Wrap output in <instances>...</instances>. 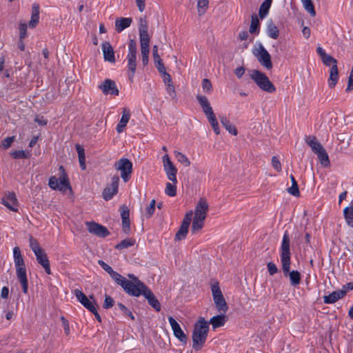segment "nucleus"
<instances>
[{
    "label": "nucleus",
    "mask_w": 353,
    "mask_h": 353,
    "mask_svg": "<svg viewBox=\"0 0 353 353\" xmlns=\"http://www.w3.org/2000/svg\"><path fill=\"white\" fill-rule=\"evenodd\" d=\"M290 255V236L288 232L285 231L281 245V262L284 276H289L290 284L292 286H296L301 282V274L297 270L290 271L291 264Z\"/></svg>",
    "instance_id": "obj_1"
},
{
    "label": "nucleus",
    "mask_w": 353,
    "mask_h": 353,
    "mask_svg": "<svg viewBox=\"0 0 353 353\" xmlns=\"http://www.w3.org/2000/svg\"><path fill=\"white\" fill-rule=\"evenodd\" d=\"M209 331L208 323L204 318L201 317L199 321L195 323L192 332V347L195 350H200L207 339L208 333Z\"/></svg>",
    "instance_id": "obj_2"
},
{
    "label": "nucleus",
    "mask_w": 353,
    "mask_h": 353,
    "mask_svg": "<svg viewBox=\"0 0 353 353\" xmlns=\"http://www.w3.org/2000/svg\"><path fill=\"white\" fill-rule=\"evenodd\" d=\"M13 257L16 267L17 276L22 285L23 292L26 294L28 292V279L26 265L19 247L14 248Z\"/></svg>",
    "instance_id": "obj_3"
},
{
    "label": "nucleus",
    "mask_w": 353,
    "mask_h": 353,
    "mask_svg": "<svg viewBox=\"0 0 353 353\" xmlns=\"http://www.w3.org/2000/svg\"><path fill=\"white\" fill-rule=\"evenodd\" d=\"M116 283L120 285L128 294L137 297L141 296L147 287L144 283L141 286L137 284L138 283L128 280L121 275Z\"/></svg>",
    "instance_id": "obj_4"
},
{
    "label": "nucleus",
    "mask_w": 353,
    "mask_h": 353,
    "mask_svg": "<svg viewBox=\"0 0 353 353\" xmlns=\"http://www.w3.org/2000/svg\"><path fill=\"white\" fill-rule=\"evenodd\" d=\"M137 43L134 39H130L128 43V52L127 54L126 60L128 63V68L129 71L128 78L132 82L134 74L137 69Z\"/></svg>",
    "instance_id": "obj_5"
},
{
    "label": "nucleus",
    "mask_w": 353,
    "mask_h": 353,
    "mask_svg": "<svg viewBox=\"0 0 353 353\" xmlns=\"http://www.w3.org/2000/svg\"><path fill=\"white\" fill-rule=\"evenodd\" d=\"M250 78L254 80L256 84L263 91L272 93L276 90L274 85L269 80L268 77L259 70H252Z\"/></svg>",
    "instance_id": "obj_6"
},
{
    "label": "nucleus",
    "mask_w": 353,
    "mask_h": 353,
    "mask_svg": "<svg viewBox=\"0 0 353 353\" xmlns=\"http://www.w3.org/2000/svg\"><path fill=\"white\" fill-rule=\"evenodd\" d=\"M211 291L217 311L219 313H226L228 310V306L220 289L218 281H214L211 284Z\"/></svg>",
    "instance_id": "obj_7"
},
{
    "label": "nucleus",
    "mask_w": 353,
    "mask_h": 353,
    "mask_svg": "<svg viewBox=\"0 0 353 353\" xmlns=\"http://www.w3.org/2000/svg\"><path fill=\"white\" fill-rule=\"evenodd\" d=\"M60 176L59 179L56 176H51L49 179L48 185L53 190H58L65 192L67 189H71L69 183V179L67 176L65 169L62 165L59 167Z\"/></svg>",
    "instance_id": "obj_8"
},
{
    "label": "nucleus",
    "mask_w": 353,
    "mask_h": 353,
    "mask_svg": "<svg viewBox=\"0 0 353 353\" xmlns=\"http://www.w3.org/2000/svg\"><path fill=\"white\" fill-rule=\"evenodd\" d=\"M323 63L327 65L331 66L330 70V77L328 79V85L330 88H333L339 79V71L337 67V61L331 55L327 54L321 58Z\"/></svg>",
    "instance_id": "obj_9"
},
{
    "label": "nucleus",
    "mask_w": 353,
    "mask_h": 353,
    "mask_svg": "<svg viewBox=\"0 0 353 353\" xmlns=\"http://www.w3.org/2000/svg\"><path fill=\"white\" fill-rule=\"evenodd\" d=\"M114 168L120 171L121 177L124 182H128L132 172V163L127 158H121L114 163Z\"/></svg>",
    "instance_id": "obj_10"
},
{
    "label": "nucleus",
    "mask_w": 353,
    "mask_h": 353,
    "mask_svg": "<svg viewBox=\"0 0 353 353\" xmlns=\"http://www.w3.org/2000/svg\"><path fill=\"white\" fill-rule=\"evenodd\" d=\"M162 160L163 163V168L167 175V177L172 182L177 183V169L176 168L173 163L171 161L169 156L168 154H165L163 157Z\"/></svg>",
    "instance_id": "obj_11"
},
{
    "label": "nucleus",
    "mask_w": 353,
    "mask_h": 353,
    "mask_svg": "<svg viewBox=\"0 0 353 353\" xmlns=\"http://www.w3.org/2000/svg\"><path fill=\"white\" fill-rule=\"evenodd\" d=\"M254 54L263 66L268 70L272 69V63L271 61V56L262 45L259 46L256 52H254Z\"/></svg>",
    "instance_id": "obj_12"
},
{
    "label": "nucleus",
    "mask_w": 353,
    "mask_h": 353,
    "mask_svg": "<svg viewBox=\"0 0 353 353\" xmlns=\"http://www.w3.org/2000/svg\"><path fill=\"white\" fill-rule=\"evenodd\" d=\"M85 224L88 226V232L99 237L105 238L110 234L108 230L102 225H100L94 221H88L85 223Z\"/></svg>",
    "instance_id": "obj_13"
},
{
    "label": "nucleus",
    "mask_w": 353,
    "mask_h": 353,
    "mask_svg": "<svg viewBox=\"0 0 353 353\" xmlns=\"http://www.w3.org/2000/svg\"><path fill=\"white\" fill-rule=\"evenodd\" d=\"M119 183V176H114L111 179V183L103 191V197L105 201L110 200L118 192Z\"/></svg>",
    "instance_id": "obj_14"
},
{
    "label": "nucleus",
    "mask_w": 353,
    "mask_h": 353,
    "mask_svg": "<svg viewBox=\"0 0 353 353\" xmlns=\"http://www.w3.org/2000/svg\"><path fill=\"white\" fill-rule=\"evenodd\" d=\"M98 88L105 95L112 94L118 96L119 93L115 81L110 79H105L103 83L98 85Z\"/></svg>",
    "instance_id": "obj_15"
},
{
    "label": "nucleus",
    "mask_w": 353,
    "mask_h": 353,
    "mask_svg": "<svg viewBox=\"0 0 353 353\" xmlns=\"http://www.w3.org/2000/svg\"><path fill=\"white\" fill-rule=\"evenodd\" d=\"M168 321L173 330L174 336L176 337L181 342L186 343L188 338L183 331L181 330L180 325L172 316H169Z\"/></svg>",
    "instance_id": "obj_16"
},
{
    "label": "nucleus",
    "mask_w": 353,
    "mask_h": 353,
    "mask_svg": "<svg viewBox=\"0 0 353 353\" xmlns=\"http://www.w3.org/2000/svg\"><path fill=\"white\" fill-rule=\"evenodd\" d=\"M208 212V204L207 201L201 198L199 201L194 211V216L199 219L205 220L207 216V213Z\"/></svg>",
    "instance_id": "obj_17"
},
{
    "label": "nucleus",
    "mask_w": 353,
    "mask_h": 353,
    "mask_svg": "<svg viewBox=\"0 0 353 353\" xmlns=\"http://www.w3.org/2000/svg\"><path fill=\"white\" fill-rule=\"evenodd\" d=\"M3 204L13 212L18 211L17 199L13 192H8L2 199Z\"/></svg>",
    "instance_id": "obj_18"
},
{
    "label": "nucleus",
    "mask_w": 353,
    "mask_h": 353,
    "mask_svg": "<svg viewBox=\"0 0 353 353\" xmlns=\"http://www.w3.org/2000/svg\"><path fill=\"white\" fill-rule=\"evenodd\" d=\"M121 217L122 221V228L125 234L130 231V210L125 205L120 207Z\"/></svg>",
    "instance_id": "obj_19"
},
{
    "label": "nucleus",
    "mask_w": 353,
    "mask_h": 353,
    "mask_svg": "<svg viewBox=\"0 0 353 353\" xmlns=\"http://www.w3.org/2000/svg\"><path fill=\"white\" fill-rule=\"evenodd\" d=\"M148 300V303L157 312L161 310V304L158 299L155 297L152 292L146 287V289L141 293Z\"/></svg>",
    "instance_id": "obj_20"
},
{
    "label": "nucleus",
    "mask_w": 353,
    "mask_h": 353,
    "mask_svg": "<svg viewBox=\"0 0 353 353\" xmlns=\"http://www.w3.org/2000/svg\"><path fill=\"white\" fill-rule=\"evenodd\" d=\"M37 262L44 268L48 274H51L50 262L44 250L35 254Z\"/></svg>",
    "instance_id": "obj_21"
},
{
    "label": "nucleus",
    "mask_w": 353,
    "mask_h": 353,
    "mask_svg": "<svg viewBox=\"0 0 353 353\" xmlns=\"http://www.w3.org/2000/svg\"><path fill=\"white\" fill-rule=\"evenodd\" d=\"M347 293L346 290H339L334 291L327 296H323V301L326 304L334 303L339 299H342Z\"/></svg>",
    "instance_id": "obj_22"
},
{
    "label": "nucleus",
    "mask_w": 353,
    "mask_h": 353,
    "mask_svg": "<svg viewBox=\"0 0 353 353\" xmlns=\"http://www.w3.org/2000/svg\"><path fill=\"white\" fill-rule=\"evenodd\" d=\"M102 50L105 61L110 63L115 62L114 52L109 42H105L102 44Z\"/></svg>",
    "instance_id": "obj_23"
},
{
    "label": "nucleus",
    "mask_w": 353,
    "mask_h": 353,
    "mask_svg": "<svg viewBox=\"0 0 353 353\" xmlns=\"http://www.w3.org/2000/svg\"><path fill=\"white\" fill-rule=\"evenodd\" d=\"M130 119V110L127 108H123L122 112V116L120 119L119 123H118L117 126V131L119 133H121L123 131L125 127L126 126L127 123H128L129 120Z\"/></svg>",
    "instance_id": "obj_24"
},
{
    "label": "nucleus",
    "mask_w": 353,
    "mask_h": 353,
    "mask_svg": "<svg viewBox=\"0 0 353 353\" xmlns=\"http://www.w3.org/2000/svg\"><path fill=\"white\" fill-rule=\"evenodd\" d=\"M132 21L131 18L121 17L115 21V30L117 32H122L124 29L128 28Z\"/></svg>",
    "instance_id": "obj_25"
},
{
    "label": "nucleus",
    "mask_w": 353,
    "mask_h": 353,
    "mask_svg": "<svg viewBox=\"0 0 353 353\" xmlns=\"http://www.w3.org/2000/svg\"><path fill=\"white\" fill-rule=\"evenodd\" d=\"M39 5L38 3H33L32 6L31 19L29 22L30 28H35L39 23Z\"/></svg>",
    "instance_id": "obj_26"
},
{
    "label": "nucleus",
    "mask_w": 353,
    "mask_h": 353,
    "mask_svg": "<svg viewBox=\"0 0 353 353\" xmlns=\"http://www.w3.org/2000/svg\"><path fill=\"white\" fill-rule=\"evenodd\" d=\"M196 99L205 114H207L213 111L210 105V103L206 97L198 94L196 95Z\"/></svg>",
    "instance_id": "obj_27"
},
{
    "label": "nucleus",
    "mask_w": 353,
    "mask_h": 353,
    "mask_svg": "<svg viewBox=\"0 0 353 353\" xmlns=\"http://www.w3.org/2000/svg\"><path fill=\"white\" fill-rule=\"evenodd\" d=\"M306 143L310 145L313 152L315 154L320 150L323 149V145L317 141L314 136H307L305 139Z\"/></svg>",
    "instance_id": "obj_28"
},
{
    "label": "nucleus",
    "mask_w": 353,
    "mask_h": 353,
    "mask_svg": "<svg viewBox=\"0 0 353 353\" xmlns=\"http://www.w3.org/2000/svg\"><path fill=\"white\" fill-rule=\"evenodd\" d=\"M225 313H220V314L216 315L211 318L210 321V323L212 324L213 329H216L217 327H221L224 325L225 323L227 321Z\"/></svg>",
    "instance_id": "obj_29"
},
{
    "label": "nucleus",
    "mask_w": 353,
    "mask_h": 353,
    "mask_svg": "<svg viewBox=\"0 0 353 353\" xmlns=\"http://www.w3.org/2000/svg\"><path fill=\"white\" fill-rule=\"evenodd\" d=\"M98 263L106 272H108L110 274L111 278L115 282L117 281L118 279H120L121 274L114 271L113 269L103 261L99 260Z\"/></svg>",
    "instance_id": "obj_30"
},
{
    "label": "nucleus",
    "mask_w": 353,
    "mask_h": 353,
    "mask_svg": "<svg viewBox=\"0 0 353 353\" xmlns=\"http://www.w3.org/2000/svg\"><path fill=\"white\" fill-rule=\"evenodd\" d=\"M220 121L223 126L228 130L230 134L236 135L238 131L236 127L230 123V120L225 117H220Z\"/></svg>",
    "instance_id": "obj_31"
},
{
    "label": "nucleus",
    "mask_w": 353,
    "mask_h": 353,
    "mask_svg": "<svg viewBox=\"0 0 353 353\" xmlns=\"http://www.w3.org/2000/svg\"><path fill=\"white\" fill-rule=\"evenodd\" d=\"M343 215L347 224L353 228V203H351L350 207H346L343 210Z\"/></svg>",
    "instance_id": "obj_32"
},
{
    "label": "nucleus",
    "mask_w": 353,
    "mask_h": 353,
    "mask_svg": "<svg viewBox=\"0 0 353 353\" xmlns=\"http://www.w3.org/2000/svg\"><path fill=\"white\" fill-rule=\"evenodd\" d=\"M272 0H265L260 6L259 15L261 19L265 18L269 12Z\"/></svg>",
    "instance_id": "obj_33"
},
{
    "label": "nucleus",
    "mask_w": 353,
    "mask_h": 353,
    "mask_svg": "<svg viewBox=\"0 0 353 353\" xmlns=\"http://www.w3.org/2000/svg\"><path fill=\"white\" fill-rule=\"evenodd\" d=\"M279 30L272 20L269 21L267 26V34L272 39H277L279 37Z\"/></svg>",
    "instance_id": "obj_34"
},
{
    "label": "nucleus",
    "mask_w": 353,
    "mask_h": 353,
    "mask_svg": "<svg viewBox=\"0 0 353 353\" xmlns=\"http://www.w3.org/2000/svg\"><path fill=\"white\" fill-rule=\"evenodd\" d=\"M316 154H317V157H318L321 163L324 167H327L330 165V160H329L328 154H327V152L325 151V150L324 149V148L323 149L320 150L319 151H318V152H316Z\"/></svg>",
    "instance_id": "obj_35"
},
{
    "label": "nucleus",
    "mask_w": 353,
    "mask_h": 353,
    "mask_svg": "<svg viewBox=\"0 0 353 353\" xmlns=\"http://www.w3.org/2000/svg\"><path fill=\"white\" fill-rule=\"evenodd\" d=\"M292 186L288 188V192L292 196H299L300 194L297 182L293 175H290Z\"/></svg>",
    "instance_id": "obj_36"
},
{
    "label": "nucleus",
    "mask_w": 353,
    "mask_h": 353,
    "mask_svg": "<svg viewBox=\"0 0 353 353\" xmlns=\"http://www.w3.org/2000/svg\"><path fill=\"white\" fill-rule=\"evenodd\" d=\"M135 243V240L132 239H125L123 241H121L119 243H118L115 248L117 250H123L128 248L130 246L134 245Z\"/></svg>",
    "instance_id": "obj_37"
},
{
    "label": "nucleus",
    "mask_w": 353,
    "mask_h": 353,
    "mask_svg": "<svg viewBox=\"0 0 353 353\" xmlns=\"http://www.w3.org/2000/svg\"><path fill=\"white\" fill-rule=\"evenodd\" d=\"M141 50H150V37L148 34H139Z\"/></svg>",
    "instance_id": "obj_38"
},
{
    "label": "nucleus",
    "mask_w": 353,
    "mask_h": 353,
    "mask_svg": "<svg viewBox=\"0 0 353 353\" xmlns=\"http://www.w3.org/2000/svg\"><path fill=\"white\" fill-rule=\"evenodd\" d=\"M174 156H175L176 160L179 163H182L185 167H188L190 165V161L187 158V157L185 154H183V153L178 152V151H175Z\"/></svg>",
    "instance_id": "obj_39"
},
{
    "label": "nucleus",
    "mask_w": 353,
    "mask_h": 353,
    "mask_svg": "<svg viewBox=\"0 0 353 353\" xmlns=\"http://www.w3.org/2000/svg\"><path fill=\"white\" fill-rule=\"evenodd\" d=\"M176 183L173 182L167 183L165 193L170 196H174L176 194Z\"/></svg>",
    "instance_id": "obj_40"
},
{
    "label": "nucleus",
    "mask_w": 353,
    "mask_h": 353,
    "mask_svg": "<svg viewBox=\"0 0 353 353\" xmlns=\"http://www.w3.org/2000/svg\"><path fill=\"white\" fill-rule=\"evenodd\" d=\"M156 201L152 199L149 205L146 207L145 210V214L146 219H150L154 214L155 210Z\"/></svg>",
    "instance_id": "obj_41"
},
{
    "label": "nucleus",
    "mask_w": 353,
    "mask_h": 353,
    "mask_svg": "<svg viewBox=\"0 0 353 353\" xmlns=\"http://www.w3.org/2000/svg\"><path fill=\"white\" fill-rule=\"evenodd\" d=\"M209 3V0H198L197 1V10L199 14L203 15L205 12Z\"/></svg>",
    "instance_id": "obj_42"
},
{
    "label": "nucleus",
    "mask_w": 353,
    "mask_h": 353,
    "mask_svg": "<svg viewBox=\"0 0 353 353\" xmlns=\"http://www.w3.org/2000/svg\"><path fill=\"white\" fill-rule=\"evenodd\" d=\"M305 9L310 14L311 16L314 17L316 12L314 5L311 0H302Z\"/></svg>",
    "instance_id": "obj_43"
},
{
    "label": "nucleus",
    "mask_w": 353,
    "mask_h": 353,
    "mask_svg": "<svg viewBox=\"0 0 353 353\" xmlns=\"http://www.w3.org/2000/svg\"><path fill=\"white\" fill-rule=\"evenodd\" d=\"M148 23L145 19L140 18L139 21V34H148Z\"/></svg>",
    "instance_id": "obj_44"
},
{
    "label": "nucleus",
    "mask_w": 353,
    "mask_h": 353,
    "mask_svg": "<svg viewBox=\"0 0 353 353\" xmlns=\"http://www.w3.org/2000/svg\"><path fill=\"white\" fill-rule=\"evenodd\" d=\"M188 228H189L181 225L175 235V240L180 241L184 239L188 234Z\"/></svg>",
    "instance_id": "obj_45"
},
{
    "label": "nucleus",
    "mask_w": 353,
    "mask_h": 353,
    "mask_svg": "<svg viewBox=\"0 0 353 353\" xmlns=\"http://www.w3.org/2000/svg\"><path fill=\"white\" fill-rule=\"evenodd\" d=\"M203 219H199L197 218H193V222L192 225V232L193 233L200 230L203 227Z\"/></svg>",
    "instance_id": "obj_46"
},
{
    "label": "nucleus",
    "mask_w": 353,
    "mask_h": 353,
    "mask_svg": "<svg viewBox=\"0 0 353 353\" xmlns=\"http://www.w3.org/2000/svg\"><path fill=\"white\" fill-rule=\"evenodd\" d=\"M89 298L90 299H88L82 305L91 312H94V310L96 309L94 296L90 295Z\"/></svg>",
    "instance_id": "obj_47"
},
{
    "label": "nucleus",
    "mask_w": 353,
    "mask_h": 353,
    "mask_svg": "<svg viewBox=\"0 0 353 353\" xmlns=\"http://www.w3.org/2000/svg\"><path fill=\"white\" fill-rule=\"evenodd\" d=\"M89 298L90 299H88L82 305L91 312H94V310L96 309L94 296L90 295Z\"/></svg>",
    "instance_id": "obj_48"
},
{
    "label": "nucleus",
    "mask_w": 353,
    "mask_h": 353,
    "mask_svg": "<svg viewBox=\"0 0 353 353\" xmlns=\"http://www.w3.org/2000/svg\"><path fill=\"white\" fill-rule=\"evenodd\" d=\"M259 21L256 16H252L251 24L250 26V32L253 34L259 30Z\"/></svg>",
    "instance_id": "obj_49"
},
{
    "label": "nucleus",
    "mask_w": 353,
    "mask_h": 353,
    "mask_svg": "<svg viewBox=\"0 0 353 353\" xmlns=\"http://www.w3.org/2000/svg\"><path fill=\"white\" fill-rule=\"evenodd\" d=\"M30 247L34 254L43 250V249L40 247L37 240L34 239L32 236H30Z\"/></svg>",
    "instance_id": "obj_50"
},
{
    "label": "nucleus",
    "mask_w": 353,
    "mask_h": 353,
    "mask_svg": "<svg viewBox=\"0 0 353 353\" xmlns=\"http://www.w3.org/2000/svg\"><path fill=\"white\" fill-rule=\"evenodd\" d=\"M202 88L204 92L210 94L212 91V85L210 81L208 79H203L202 81Z\"/></svg>",
    "instance_id": "obj_51"
},
{
    "label": "nucleus",
    "mask_w": 353,
    "mask_h": 353,
    "mask_svg": "<svg viewBox=\"0 0 353 353\" xmlns=\"http://www.w3.org/2000/svg\"><path fill=\"white\" fill-rule=\"evenodd\" d=\"M12 156L14 159H27L30 157L28 152H25L24 150H16L12 153Z\"/></svg>",
    "instance_id": "obj_52"
},
{
    "label": "nucleus",
    "mask_w": 353,
    "mask_h": 353,
    "mask_svg": "<svg viewBox=\"0 0 353 353\" xmlns=\"http://www.w3.org/2000/svg\"><path fill=\"white\" fill-rule=\"evenodd\" d=\"M74 294L75 295L77 300L83 304L85 301L88 299V298L85 295V294L80 290L76 289L74 290Z\"/></svg>",
    "instance_id": "obj_53"
},
{
    "label": "nucleus",
    "mask_w": 353,
    "mask_h": 353,
    "mask_svg": "<svg viewBox=\"0 0 353 353\" xmlns=\"http://www.w3.org/2000/svg\"><path fill=\"white\" fill-rule=\"evenodd\" d=\"M114 299L112 297H110L109 295L105 294L103 307L105 309H108V308L112 307L114 305Z\"/></svg>",
    "instance_id": "obj_54"
},
{
    "label": "nucleus",
    "mask_w": 353,
    "mask_h": 353,
    "mask_svg": "<svg viewBox=\"0 0 353 353\" xmlns=\"http://www.w3.org/2000/svg\"><path fill=\"white\" fill-rule=\"evenodd\" d=\"M166 91L172 99H175L176 97L175 88L172 83L165 85Z\"/></svg>",
    "instance_id": "obj_55"
},
{
    "label": "nucleus",
    "mask_w": 353,
    "mask_h": 353,
    "mask_svg": "<svg viewBox=\"0 0 353 353\" xmlns=\"http://www.w3.org/2000/svg\"><path fill=\"white\" fill-rule=\"evenodd\" d=\"M272 167L277 171L281 172L282 170L281 164L280 163V161L279 160L278 157L276 156L272 157Z\"/></svg>",
    "instance_id": "obj_56"
},
{
    "label": "nucleus",
    "mask_w": 353,
    "mask_h": 353,
    "mask_svg": "<svg viewBox=\"0 0 353 353\" xmlns=\"http://www.w3.org/2000/svg\"><path fill=\"white\" fill-rule=\"evenodd\" d=\"M117 306L119 307V308L123 311L124 312V314L125 315H127L128 316H129L131 319H134V317L131 311H130L123 304L121 303H119L117 304Z\"/></svg>",
    "instance_id": "obj_57"
},
{
    "label": "nucleus",
    "mask_w": 353,
    "mask_h": 353,
    "mask_svg": "<svg viewBox=\"0 0 353 353\" xmlns=\"http://www.w3.org/2000/svg\"><path fill=\"white\" fill-rule=\"evenodd\" d=\"M192 216V212L190 211L186 213L182 222V225L189 228Z\"/></svg>",
    "instance_id": "obj_58"
},
{
    "label": "nucleus",
    "mask_w": 353,
    "mask_h": 353,
    "mask_svg": "<svg viewBox=\"0 0 353 353\" xmlns=\"http://www.w3.org/2000/svg\"><path fill=\"white\" fill-rule=\"evenodd\" d=\"M267 267H268V270L269 272V274L272 276L274 274H275L276 273H277L278 272V268L276 267V265L272 263V262H269L267 265Z\"/></svg>",
    "instance_id": "obj_59"
},
{
    "label": "nucleus",
    "mask_w": 353,
    "mask_h": 353,
    "mask_svg": "<svg viewBox=\"0 0 353 353\" xmlns=\"http://www.w3.org/2000/svg\"><path fill=\"white\" fill-rule=\"evenodd\" d=\"M141 61L142 63L144 66H145L148 63V55L150 52V50H141Z\"/></svg>",
    "instance_id": "obj_60"
},
{
    "label": "nucleus",
    "mask_w": 353,
    "mask_h": 353,
    "mask_svg": "<svg viewBox=\"0 0 353 353\" xmlns=\"http://www.w3.org/2000/svg\"><path fill=\"white\" fill-rule=\"evenodd\" d=\"M27 25L26 23H20L19 26V38L20 40L24 39L26 36Z\"/></svg>",
    "instance_id": "obj_61"
},
{
    "label": "nucleus",
    "mask_w": 353,
    "mask_h": 353,
    "mask_svg": "<svg viewBox=\"0 0 353 353\" xmlns=\"http://www.w3.org/2000/svg\"><path fill=\"white\" fill-rule=\"evenodd\" d=\"M353 90V65L350 72V75L348 78V84L346 88V92H350Z\"/></svg>",
    "instance_id": "obj_62"
},
{
    "label": "nucleus",
    "mask_w": 353,
    "mask_h": 353,
    "mask_svg": "<svg viewBox=\"0 0 353 353\" xmlns=\"http://www.w3.org/2000/svg\"><path fill=\"white\" fill-rule=\"evenodd\" d=\"M14 140V137H9L6 138L3 141V146L5 148H8L11 145V144L12 143Z\"/></svg>",
    "instance_id": "obj_63"
},
{
    "label": "nucleus",
    "mask_w": 353,
    "mask_h": 353,
    "mask_svg": "<svg viewBox=\"0 0 353 353\" xmlns=\"http://www.w3.org/2000/svg\"><path fill=\"white\" fill-rule=\"evenodd\" d=\"M154 63L159 73L163 74L166 72L165 68L161 59L159 61H157V63Z\"/></svg>",
    "instance_id": "obj_64"
}]
</instances>
